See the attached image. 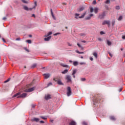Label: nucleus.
<instances>
[{"instance_id": "obj_1", "label": "nucleus", "mask_w": 125, "mask_h": 125, "mask_svg": "<svg viewBox=\"0 0 125 125\" xmlns=\"http://www.w3.org/2000/svg\"><path fill=\"white\" fill-rule=\"evenodd\" d=\"M85 14H86V12L83 13V15L81 16H80V14H78V13H76L75 14V17L76 18V19H79V18L82 19V18H83L84 17V16H85Z\"/></svg>"}, {"instance_id": "obj_2", "label": "nucleus", "mask_w": 125, "mask_h": 125, "mask_svg": "<svg viewBox=\"0 0 125 125\" xmlns=\"http://www.w3.org/2000/svg\"><path fill=\"white\" fill-rule=\"evenodd\" d=\"M66 94L68 97L71 96V95H72V90L71 89V87H67Z\"/></svg>"}, {"instance_id": "obj_3", "label": "nucleus", "mask_w": 125, "mask_h": 125, "mask_svg": "<svg viewBox=\"0 0 125 125\" xmlns=\"http://www.w3.org/2000/svg\"><path fill=\"white\" fill-rule=\"evenodd\" d=\"M105 16H106V12H103V13L99 15V18H100V19H104Z\"/></svg>"}, {"instance_id": "obj_4", "label": "nucleus", "mask_w": 125, "mask_h": 125, "mask_svg": "<svg viewBox=\"0 0 125 125\" xmlns=\"http://www.w3.org/2000/svg\"><path fill=\"white\" fill-rule=\"evenodd\" d=\"M66 80H67V83L72 82V77L70 75L66 76Z\"/></svg>"}, {"instance_id": "obj_5", "label": "nucleus", "mask_w": 125, "mask_h": 125, "mask_svg": "<svg viewBox=\"0 0 125 125\" xmlns=\"http://www.w3.org/2000/svg\"><path fill=\"white\" fill-rule=\"evenodd\" d=\"M108 25V26H110L111 24L110 21H104L103 22L102 25Z\"/></svg>"}, {"instance_id": "obj_6", "label": "nucleus", "mask_w": 125, "mask_h": 125, "mask_svg": "<svg viewBox=\"0 0 125 125\" xmlns=\"http://www.w3.org/2000/svg\"><path fill=\"white\" fill-rule=\"evenodd\" d=\"M35 90V87H31L29 89L25 90V92H32V91H34Z\"/></svg>"}, {"instance_id": "obj_7", "label": "nucleus", "mask_w": 125, "mask_h": 125, "mask_svg": "<svg viewBox=\"0 0 125 125\" xmlns=\"http://www.w3.org/2000/svg\"><path fill=\"white\" fill-rule=\"evenodd\" d=\"M27 96V93H22L17 97V98H25Z\"/></svg>"}, {"instance_id": "obj_8", "label": "nucleus", "mask_w": 125, "mask_h": 125, "mask_svg": "<svg viewBox=\"0 0 125 125\" xmlns=\"http://www.w3.org/2000/svg\"><path fill=\"white\" fill-rule=\"evenodd\" d=\"M23 9H24V10H26L27 11H29V10H32L33 9L32 8H29L27 6H23Z\"/></svg>"}, {"instance_id": "obj_9", "label": "nucleus", "mask_w": 125, "mask_h": 125, "mask_svg": "<svg viewBox=\"0 0 125 125\" xmlns=\"http://www.w3.org/2000/svg\"><path fill=\"white\" fill-rule=\"evenodd\" d=\"M32 122H36V123H38V122H40V119L37 118H33L31 120Z\"/></svg>"}, {"instance_id": "obj_10", "label": "nucleus", "mask_w": 125, "mask_h": 125, "mask_svg": "<svg viewBox=\"0 0 125 125\" xmlns=\"http://www.w3.org/2000/svg\"><path fill=\"white\" fill-rule=\"evenodd\" d=\"M43 76L44 77V79H45L46 80L48 79V78L50 77V75L49 74H44Z\"/></svg>"}, {"instance_id": "obj_11", "label": "nucleus", "mask_w": 125, "mask_h": 125, "mask_svg": "<svg viewBox=\"0 0 125 125\" xmlns=\"http://www.w3.org/2000/svg\"><path fill=\"white\" fill-rule=\"evenodd\" d=\"M92 16H93V14H91L88 17H86L85 19V20H89L91 18V17H92Z\"/></svg>"}, {"instance_id": "obj_12", "label": "nucleus", "mask_w": 125, "mask_h": 125, "mask_svg": "<svg viewBox=\"0 0 125 125\" xmlns=\"http://www.w3.org/2000/svg\"><path fill=\"white\" fill-rule=\"evenodd\" d=\"M50 39H51V36H49L48 37L45 38L44 40L45 42H49V41L50 40Z\"/></svg>"}, {"instance_id": "obj_13", "label": "nucleus", "mask_w": 125, "mask_h": 125, "mask_svg": "<svg viewBox=\"0 0 125 125\" xmlns=\"http://www.w3.org/2000/svg\"><path fill=\"white\" fill-rule=\"evenodd\" d=\"M61 66H62V67H64V68H69V65L64 63H61Z\"/></svg>"}, {"instance_id": "obj_14", "label": "nucleus", "mask_w": 125, "mask_h": 125, "mask_svg": "<svg viewBox=\"0 0 125 125\" xmlns=\"http://www.w3.org/2000/svg\"><path fill=\"white\" fill-rule=\"evenodd\" d=\"M77 45L80 48V49H81V50H83V47L82 45L80 44V43H77Z\"/></svg>"}, {"instance_id": "obj_15", "label": "nucleus", "mask_w": 125, "mask_h": 125, "mask_svg": "<svg viewBox=\"0 0 125 125\" xmlns=\"http://www.w3.org/2000/svg\"><path fill=\"white\" fill-rule=\"evenodd\" d=\"M45 98L46 100H48L50 99V98H51V97H50V95H47L45 96Z\"/></svg>"}, {"instance_id": "obj_16", "label": "nucleus", "mask_w": 125, "mask_h": 125, "mask_svg": "<svg viewBox=\"0 0 125 125\" xmlns=\"http://www.w3.org/2000/svg\"><path fill=\"white\" fill-rule=\"evenodd\" d=\"M51 15H52L53 18L54 19V20H56V19L55 18L54 15L53 14V12L52 11V9H51Z\"/></svg>"}, {"instance_id": "obj_17", "label": "nucleus", "mask_w": 125, "mask_h": 125, "mask_svg": "<svg viewBox=\"0 0 125 125\" xmlns=\"http://www.w3.org/2000/svg\"><path fill=\"white\" fill-rule=\"evenodd\" d=\"M77 125V123L75 121H71L69 123V125Z\"/></svg>"}, {"instance_id": "obj_18", "label": "nucleus", "mask_w": 125, "mask_h": 125, "mask_svg": "<svg viewBox=\"0 0 125 125\" xmlns=\"http://www.w3.org/2000/svg\"><path fill=\"white\" fill-rule=\"evenodd\" d=\"M68 69H65L64 71L62 72V73L63 74V75H65V74H67L68 72Z\"/></svg>"}, {"instance_id": "obj_19", "label": "nucleus", "mask_w": 125, "mask_h": 125, "mask_svg": "<svg viewBox=\"0 0 125 125\" xmlns=\"http://www.w3.org/2000/svg\"><path fill=\"white\" fill-rule=\"evenodd\" d=\"M57 83H58V84H59L60 85H63V83H62V82L61 80L58 81Z\"/></svg>"}, {"instance_id": "obj_20", "label": "nucleus", "mask_w": 125, "mask_h": 125, "mask_svg": "<svg viewBox=\"0 0 125 125\" xmlns=\"http://www.w3.org/2000/svg\"><path fill=\"white\" fill-rule=\"evenodd\" d=\"M83 9H84V7L82 6V7L79 8L78 9V11H83Z\"/></svg>"}, {"instance_id": "obj_21", "label": "nucleus", "mask_w": 125, "mask_h": 125, "mask_svg": "<svg viewBox=\"0 0 125 125\" xmlns=\"http://www.w3.org/2000/svg\"><path fill=\"white\" fill-rule=\"evenodd\" d=\"M73 65L74 66H78L79 65V62L77 61L73 62Z\"/></svg>"}, {"instance_id": "obj_22", "label": "nucleus", "mask_w": 125, "mask_h": 125, "mask_svg": "<svg viewBox=\"0 0 125 125\" xmlns=\"http://www.w3.org/2000/svg\"><path fill=\"white\" fill-rule=\"evenodd\" d=\"M98 8H97V7H96V8H94V13L96 14H97V12H98Z\"/></svg>"}, {"instance_id": "obj_23", "label": "nucleus", "mask_w": 125, "mask_h": 125, "mask_svg": "<svg viewBox=\"0 0 125 125\" xmlns=\"http://www.w3.org/2000/svg\"><path fill=\"white\" fill-rule=\"evenodd\" d=\"M110 119L111 121H116V118H115V117H114V116H110Z\"/></svg>"}, {"instance_id": "obj_24", "label": "nucleus", "mask_w": 125, "mask_h": 125, "mask_svg": "<svg viewBox=\"0 0 125 125\" xmlns=\"http://www.w3.org/2000/svg\"><path fill=\"white\" fill-rule=\"evenodd\" d=\"M50 35H52V32H49V33H47L45 37H49Z\"/></svg>"}, {"instance_id": "obj_25", "label": "nucleus", "mask_w": 125, "mask_h": 125, "mask_svg": "<svg viewBox=\"0 0 125 125\" xmlns=\"http://www.w3.org/2000/svg\"><path fill=\"white\" fill-rule=\"evenodd\" d=\"M21 92H18L16 94H15L14 96H13V97H17V96H18V95H20L21 94Z\"/></svg>"}, {"instance_id": "obj_26", "label": "nucleus", "mask_w": 125, "mask_h": 125, "mask_svg": "<svg viewBox=\"0 0 125 125\" xmlns=\"http://www.w3.org/2000/svg\"><path fill=\"white\" fill-rule=\"evenodd\" d=\"M76 52H77V53H79V54H83V52H80L79 51V50H76Z\"/></svg>"}, {"instance_id": "obj_27", "label": "nucleus", "mask_w": 125, "mask_h": 125, "mask_svg": "<svg viewBox=\"0 0 125 125\" xmlns=\"http://www.w3.org/2000/svg\"><path fill=\"white\" fill-rule=\"evenodd\" d=\"M93 55L95 57V58H97V53L96 52H94Z\"/></svg>"}, {"instance_id": "obj_28", "label": "nucleus", "mask_w": 125, "mask_h": 125, "mask_svg": "<svg viewBox=\"0 0 125 125\" xmlns=\"http://www.w3.org/2000/svg\"><path fill=\"white\" fill-rule=\"evenodd\" d=\"M79 36H81V37H85L86 36L85 33H80L79 34Z\"/></svg>"}, {"instance_id": "obj_29", "label": "nucleus", "mask_w": 125, "mask_h": 125, "mask_svg": "<svg viewBox=\"0 0 125 125\" xmlns=\"http://www.w3.org/2000/svg\"><path fill=\"white\" fill-rule=\"evenodd\" d=\"M76 73H77V69L73 70L72 75H76Z\"/></svg>"}, {"instance_id": "obj_30", "label": "nucleus", "mask_w": 125, "mask_h": 125, "mask_svg": "<svg viewBox=\"0 0 125 125\" xmlns=\"http://www.w3.org/2000/svg\"><path fill=\"white\" fill-rule=\"evenodd\" d=\"M123 19V16H119V18L118 19V21H121Z\"/></svg>"}, {"instance_id": "obj_31", "label": "nucleus", "mask_w": 125, "mask_h": 125, "mask_svg": "<svg viewBox=\"0 0 125 125\" xmlns=\"http://www.w3.org/2000/svg\"><path fill=\"white\" fill-rule=\"evenodd\" d=\"M21 1H22L23 3H29V1H26V0H21Z\"/></svg>"}, {"instance_id": "obj_32", "label": "nucleus", "mask_w": 125, "mask_h": 125, "mask_svg": "<svg viewBox=\"0 0 125 125\" xmlns=\"http://www.w3.org/2000/svg\"><path fill=\"white\" fill-rule=\"evenodd\" d=\"M40 118H41V119H42L43 120H47V118L46 117H44V116H41Z\"/></svg>"}, {"instance_id": "obj_33", "label": "nucleus", "mask_w": 125, "mask_h": 125, "mask_svg": "<svg viewBox=\"0 0 125 125\" xmlns=\"http://www.w3.org/2000/svg\"><path fill=\"white\" fill-rule=\"evenodd\" d=\"M107 44L108 45H111V44H112V42H111L109 41L108 40L107 41Z\"/></svg>"}, {"instance_id": "obj_34", "label": "nucleus", "mask_w": 125, "mask_h": 125, "mask_svg": "<svg viewBox=\"0 0 125 125\" xmlns=\"http://www.w3.org/2000/svg\"><path fill=\"white\" fill-rule=\"evenodd\" d=\"M105 3H106V4H109L110 3V0H106L105 1Z\"/></svg>"}, {"instance_id": "obj_35", "label": "nucleus", "mask_w": 125, "mask_h": 125, "mask_svg": "<svg viewBox=\"0 0 125 125\" xmlns=\"http://www.w3.org/2000/svg\"><path fill=\"white\" fill-rule=\"evenodd\" d=\"M115 22H116V21H115V20L112 21L111 24H112L113 26H114V25H115Z\"/></svg>"}, {"instance_id": "obj_36", "label": "nucleus", "mask_w": 125, "mask_h": 125, "mask_svg": "<svg viewBox=\"0 0 125 125\" xmlns=\"http://www.w3.org/2000/svg\"><path fill=\"white\" fill-rule=\"evenodd\" d=\"M93 7H91L90 8V12H91V13H92V12H93Z\"/></svg>"}, {"instance_id": "obj_37", "label": "nucleus", "mask_w": 125, "mask_h": 125, "mask_svg": "<svg viewBox=\"0 0 125 125\" xmlns=\"http://www.w3.org/2000/svg\"><path fill=\"white\" fill-rule=\"evenodd\" d=\"M34 4H35V6L33 7L32 8H33V9L36 8V6H37V1H35L34 2Z\"/></svg>"}, {"instance_id": "obj_38", "label": "nucleus", "mask_w": 125, "mask_h": 125, "mask_svg": "<svg viewBox=\"0 0 125 125\" xmlns=\"http://www.w3.org/2000/svg\"><path fill=\"white\" fill-rule=\"evenodd\" d=\"M10 81V78H8L7 80L5 81L4 82V83H8V82H9Z\"/></svg>"}, {"instance_id": "obj_39", "label": "nucleus", "mask_w": 125, "mask_h": 125, "mask_svg": "<svg viewBox=\"0 0 125 125\" xmlns=\"http://www.w3.org/2000/svg\"><path fill=\"white\" fill-rule=\"evenodd\" d=\"M37 66V64L36 63H34L32 66L31 68H35V67Z\"/></svg>"}, {"instance_id": "obj_40", "label": "nucleus", "mask_w": 125, "mask_h": 125, "mask_svg": "<svg viewBox=\"0 0 125 125\" xmlns=\"http://www.w3.org/2000/svg\"><path fill=\"white\" fill-rule=\"evenodd\" d=\"M26 42L28 43H32V41L31 40H26Z\"/></svg>"}, {"instance_id": "obj_41", "label": "nucleus", "mask_w": 125, "mask_h": 125, "mask_svg": "<svg viewBox=\"0 0 125 125\" xmlns=\"http://www.w3.org/2000/svg\"><path fill=\"white\" fill-rule=\"evenodd\" d=\"M50 85H52V83H48L47 87H48V86H50Z\"/></svg>"}, {"instance_id": "obj_42", "label": "nucleus", "mask_w": 125, "mask_h": 125, "mask_svg": "<svg viewBox=\"0 0 125 125\" xmlns=\"http://www.w3.org/2000/svg\"><path fill=\"white\" fill-rule=\"evenodd\" d=\"M121 8L120 7V6H116V9H117L118 10H120Z\"/></svg>"}, {"instance_id": "obj_43", "label": "nucleus", "mask_w": 125, "mask_h": 125, "mask_svg": "<svg viewBox=\"0 0 125 125\" xmlns=\"http://www.w3.org/2000/svg\"><path fill=\"white\" fill-rule=\"evenodd\" d=\"M80 65H85V62H80Z\"/></svg>"}, {"instance_id": "obj_44", "label": "nucleus", "mask_w": 125, "mask_h": 125, "mask_svg": "<svg viewBox=\"0 0 125 125\" xmlns=\"http://www.w3.org/2000/svg\"><path fill=\"white\" fill-rule=\"evenodd\" d=\"M82 124L83 125H87V123L85 122H83Z\"/></svg>"}, {"instance_id": "obj_45", "label": "nucleus", "mask_w": 125, "mask_h": 125, "mask_svg": "<svg viewBox=\"0 0 125 125\" xmlns=\"http://www.w3.org/2000/svg\"><path fill=\"white\" fill-rule=\"evenodd\" d=\"M81 80L82 82H84V81H85V78H81Z\"/></svg>"}, {"instance_id": "obj_46", "label": "nucleus", "mask_w": 125, "mask_h": 125, "mask_svg": "<svg viewBox=\"0 0 125 125\" xmlns=\"http://www.w3.org/2000/svg\"><path fill=\"white\" fill-rule=\"evenodd\" d=\"M104 34H105V33H104V32H103V31H101L100 32V34L101 35H104Z\"/></svg>"}, {"instance_id": "obj_47", "label": "nucleus", "mask_w": 125, "mask_h": 125, "mask_svg": "<svg viewBox=\"0 0 125 125\" xmlns=\"http://www.w3.org/2000/svg\"><path fill=\"white\" fill-rule=\"evenodd\" d=\"M57 35H60V33H57L54 34V36H57Z\"/></svg>"}, {"instance_id": "obj_48", "label": "nucleus", "mask_w": 125, "mask_h": 125, "mask_svg": "<svg viewBox=\"0 0 125 125\" xmlns=\"http://www.w3.org/2000/svg\"><path fill=\"white\" fill-rule=\"evenodd\" d=\"M93 4H96V0H95L93 1Z\"/></svg>"}, {"instance_id": "obj_49", "label": "nucleus", "mask_w": 125, "mask_h": 125, "mask_svg": "<svg viewBox=\"0 0 125 125\" xmlns=\"http://www.w3.org/2000/svg\"><path fill=\"white\" fill-rule=\"evenodd\" d=\"M2 41H3V42H6V41H5L4 38H2Z\"/></svg>"}, {"instance_id": "obj_50", "label": "nucleus", "mask_w": 125, "mask_h": 125, "mask_svg": "<svg viewBox=\"0 0 125 125\" xmlns=\"http://www.w3.org/2000/svg\"><path fill=\"white\" fill-rule=\"evenodd\" d=\"M20 40H21V39H20V38L16 39V41H20Z\"/></svg>"}, {"instance_id": "obj_51", "label": "nucleus", "mask_w": 125, "mask_h": 125, "mask_svg": "<svg viewBox=\"0 0 125 125\" xmlns=\"http://www.w3.org/2000/svg\"><path fill=\"white\" fill-rule=\"evenodd\" d=\"M25 50H26V51H27V52H29V50L27 48H24Z\"/></svg>"}, {"instance_id": "obj_52", "label": "nucleus", "mask_w": 125, "mask_h": 125, "mask_svg": "<svg viewBox=\"0 0 125 125\" xmlns=\"http://www.w3.org/2000/svg\"><path fill=\"white\" fill-rule=\"evenodd\" d=\"M40 123H41V124H44V121H40Z\"/></svg>"}, {"instance_id": "obj_53", "label": "nucleus", "mask_w": 125, "mask_h": 125, "mask_svg": "<svg viewBox=\"0 0 125 125\" xmlns=\"http://www.w3.org/2000/svg\"><path fill=\"white\" fill-rule=\"evenodd\" d=\"M98 41H99L100 42H102V39L100 38H98Z\"/></svg>"}, {"instance_id": "obj_54", "label": "nucleus", "mask_w": 125, "mask_h": 125, "mask_svg": "<svg viewBox=\"0 0 125 125\" xmlns=\"http://www.w3.org/2000/svg\"><path fill=\"white\" fill-rule=\"evenodd\" d=\"M90 60H91V61H93V58L92 57L90 58Z\"/></svg>"}, {"instance_id": "obj_55", "label": "nucleus", "mask_w": 125, "mask_h": 125, "mask_svg": "<svg viewBox=\"0 0 125 125\" xmlns=\"http://www.w3.org/2000/svg\"><path fill=\"white\" fill-rule=\"evenodd\" d=\"M109 54L110 57H112L113 55H112V54H111V53H109Z\"/></svg>"}, {"instance_id": "obj_56", "label": "nucleus", "mask_w": 125, "mask_h": 125, "mask_svg": "<svg viewBox=\"0 0 125 125\" xmlns=\"http://www.w3.org/2000/svg\"><path fill=\"white\" fill-rule=\"evenodd\" d=\"M2 20H6V17H4L2 18Z\"/></svg>"}, {"instance_id": "obj_57", "label": "nucleus", "mask_w": 125, "mask_h": 125, "mask_svg": "<svg viewBox=\"0 0 125 125\" xmlns=\"http://www.w3.org/2000/svg\"><path fill=\"white\" fill-rule=\"evenodd\" d=\"M82 42H83V43H85V42H86V41H82Z\"/></svg>"}, {"instance_id": "obj_58", "label": "nucleus", "mask_w": 125, "mask_h": 125, "mask_svg": "<svg viewBox=\"0 0 125 125\" xmlns=\"http://www.w3.org/2000/svg\"><path fill=\"white\" fill-rule=\"evenodd\" d=\"M122 90H123V88H120L119 90V92H121V91H122Z\"/></svg>"}, {"instance_id": "obj_59", "label": "nucleus", "mask_w": 125, "mask_h": 125, "mask_svg": "<svg viewBox=\"0 0 125 125\" xmlns=\"http://www.w3.org/2000/svg\"><path fill=\"white\" fill-rule=\"evenodd\" d=\"M68 45L69 46H72V44H71V43H68Z\"/></svg>"}, {"instance_id": "obj_60", "label": "nucleus", "mask_w": 125, "mask_h": 125, "mask_svg": "<svg viewBox=\"0 0 125 125\" xmlns=\"http://www.w3.org/2000/svg\"><path fill=\"white\" fill-rule=\"evenodd\" d=\"M122 39L123 40H125V35L122 37Z\"/></svg>"}, {"instance_id": "obj_61", "label": "nucleus", "mask_w": 125, "mask_h": 125, "mask_svg": "<svg viewBox=\"0 0 125 125\" xmlns=\"http://www.w3.org/2000/svg\"><path fill=\"white\" fill-rule=\"evenodd\" d=\"M32 17H34V18L36 17V16L34 14L32 15Z\"/></svg>"}, {"instance_id": "obj_62", "label": "nucleus", "mask_w": 125, "mask_h": 125, "mask_svg": "<svg viewBox=\"0 0 125 125\" xmlns=\"http://www.w3.org/2000/svg\"><path fill=\"white\" fill-rule=\"evenodd\" d=\"M73 75V77L75 79V78H76V75H75V74L72 75Z\"/></svg>"}, {"instance_id": "obj_63", "label": "nucleus", "mask_w": 125, "mask_h": 125, "mask_svg": "<svg viewBox=\"0 0 125 125\" xmlns=\"http://www.w3.org/2000/svg\"><path fill=\"white\" fill-rule=\"evenodd\" d=\"M62 4H64L65 5H67V3L65 2H63Z\"/></svg>"}, {"instance_id": "obj_64", "label": "nucleus", "mask_w": 125, "mask_h": 125, "mask_svg": "<svg viewBox=\"0 0 125 125\" xmlns=\"http://www.w3.org/2000/svg\"><path fill=\"white\" fill-rule=\"evenodd\" d=\"M32 108H35V105H34L33 104L32 105Z\"/></svg>"}]
</instances>
